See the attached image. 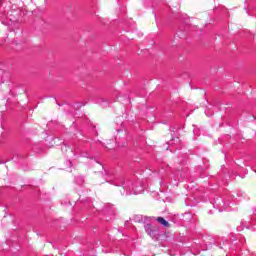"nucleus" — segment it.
I'll list each match as a JSON object with an SVG mask.
<instances>
[{
    "mask_svg": "<svg viewBox=\"0 0 256 256\" xmlns=\"http://www.w3.org/2000/svg\"><path fill=\"white\" fill-rule=\"evenodd\" d=\"M121 186L124 189L123 195H139L143 193V187H136L131 180L122 181Z\"/></svg>",
    "mask_w": 256,
    "mask_h": 256,
    "instance_id": "obj_1",
    "label": "nucleus"
},
{
    "mask_svg": "<svg viewBox=\"0 0 256 256\" xmlns=\"http://www.w3.org/2000/svg\"><path fill=\"white\" fill-rule=\"evenodd\" d=\"M214 207H216V209H218L220 213L222 211H227V204H225V202L221 198H216L214 202Z\"/></svg>",
    "mask_w": 256,
    "mask_h": 256,
    "instance_id": "obj_2",
    "label": "nucleus"
},
{
    "mask_svg": "<svg viewBox=\"0 0 256 256\" xmlns=\"http://www.w3.org/2000/svg\"><path fill=\"white\" fill-rule=\"evenodd\" d=\"M145 231L150 237H152V239L155 238V235L157 234V228L151 224L145 225Z\"/></svg>",
    "mask_w": 256,
    "mask_h": 256,
    "instance_id": "obj_3",
    "label": "nucleus"
},
{
    "mask_svg": "<svg viewBox=\"0 0 256 256\" xmlns=\"http://www.w3.org/2000/svg\"><path fill=\"white\" fill-rule=\"evenodd\" d=\"M157 221L158 223H160V225H163L164 227H169V222H167V220H165L163 217H158Z\"/></svg>",
    "mask_w": 256,
    "mask_h": 256,
    "instance_id": "obj_4",
    "label": "nucleus"
}]
</instances>
